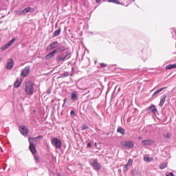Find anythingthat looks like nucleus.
<instances>
[{
  "label": "nucleus",
  "mask_w": 176,
  "mask_h": 176,
  "mask_svg": "<svg viewBox=\"0 0 176 176\" xmlns=\"http://www.w3.org/2000/svg\"><path fill=\"white\" fill-rule=\"evenodd\" d=\"M151 56H152V50L148 47L143 48L138 54L139 58H140L142 61H144V63H145Z\"/></svg>",
  "instance_id": "obj_1"
},
{
  "label": "nucleus",
  "mask_w": 176,
  "mask_h": 176,
  "mask_svg": "<svg viewBox=\"0 0 176 176\" xmlns=\"http://www.w3.org/2000/svg\"><path fill=\"white\" fill-rule=\"evenodd\" d=\"M69 58H71V52L66 51L65 52L59 54L56 58V61L58 63H64V61H67V60H69Z\"/></svg>",
  "instance_id": "obj_2"
},
{
  "label": "nucleus",
  "mask_w": 176,
  "mask_h": 176,
  "mask_svg": "<svg viewBox=\"0 0 176 176\" xmlns=\"http://www.w3.org/2000/svg\"><path fill=\"white\" fill-rule=\"evenodd\" d=\"M25 91L28 96H32V94H34V83L32 82H26Z\"/></svg>",
  "instance_id": "obj_3"
},
{
  "label": "nucleus",
  "mask_w": 176,
  "mask_h": 176,
  "mask_svg": "<svg viewBox=\"0 0 176 176\" xmlns=\"http://www.w3.org/2000/svg\"><path fill=\"white\" fill-rule=\"evenodd\" d=\"M52 145L56 148V149H61V140H60L58 138H53L52 141Z\"/></svg>",
  "instance_id": "obj_4"
},
{
  "label": "nucleus",
  "mask_w": 176,
  "mask_h": 176,
  "mask_svg": "<svg viewBox=\"0 0 176 176\" xmlns=\"http://www.w3.org/2000/svg\"><path fill=\"white\" fill-rule=\"evenodd\" d=\"M19 131L23 137H28V133H30V130L27 128L26 126H19Z\"/></svg>",
  "instance_id": "obj_5"
},
{
  "label": "nucleus",
  "mask_w": 176,
  "mask_h": 176,
  "mask_svg": "<svg viewBox=\"0 0 176 176\" xmlns=\"http://www.w3.org/2000/svg\"><path fill=\"white\" fill-rule=\"evenodd\" d=\"M30 75V66H26L23 70L21 74V76L22 78H27V76Z\"/></svg>",
  "instance_id": "obj_6"
},
{
  "label": "nucleus",
  "mask_w": 176,
  "mask_h": 176,
  "mask_svg": "<svg viewBox=\"0 0 176 176\" xmlns=\"http://www.w3.org/2000/svg\"><path fill=\"white\" fill-rule=\"evenodd\" d=\"M122 146L124 148H129V149H131V148L134 147V142H133V141H126L122 144Z\"/></svg>",
  "instance_id": "obj_7"
},
{
  "label": "nucleus",
  "mask_w": 176,
  "mask_h": 176,
  "mask_svg": "<svg viewBox=\"0 0 176 176\" xmlns=\"http://www.w3.org/2000/svg\"><path fill=\"white\" fill-rule=\"evenodd\" d=\"M29 146V149L30 152L32 153V155H35L36 153V146L34 143H32V142L30 140V143Z\"/></svg>",
  "instance_id": "obj_8"
},
{
  "label": "nucleus",
  "mask_w": 176,
  "mask_h": 176,
  "mask_svg": "<svg viewBox=\"0 0 176 176\" xmlns=\"http://www.w3.org/2000/svg\"><path fill=\"white\" fill-rule=\"evenodd\" d=\"M29 12L32 13L34 12V9H32L31 7H27L25 9H23L22 11H21L19 14L21 16H24V14H27V13H29Z\"/></svg>",
  "instance_id": "obj_9"
},
{
  "label": "nucleus",
  "mask_w": 176,
  "mask_h": 176,
  "mask_svg": "<svg viewBox=\"0 0 176 176\" xmlns=\"http://www.w3.org/2000/svg\"><path fill=\"white\" fill-rule=\"evenodd\" d=\"M91 164V166H93V167H94V168H95V170H101V164H100V163H98V162H97V160H94V161H92Z\"/></svg>",
  "instance_id": "obj_10"
},
{
  "label": "nucleus",
  "mask_w": 176,
  "mask_h": 176,
  "mask_svg": "<svg viewBox=\"0 0 176 176\" xmlns=\"http://www.w3.org/2000/svg\"><path fill=\"white\" fill-rule=\"evenodd\" d=\"M146 111H150L151 113H154V115H156V113H157V108H156V106H155V104L147 107Z\"/></svg>",
  "instance_id": "obj_11"
},
{
  "label": "nucleus",
  "mask_w": 176,
  "mask_h": 176,
  "mask_svg": "<svg viewBox=\"0 0 176 176\" xmlns=\"http://www.w3.org/2000/svg\"><path fill=\"white\" fill-rule=\"evenodd\" d=\"M54 50L56 51V53L63 54V53H65L67 48L65 47V46L62 45V46H60L59 47L56 48Z\"/></svg>",
  "instance_id": "obj_12"
},
{
  "label": "nucleus",
  "mask_w": 176,
  "mask_h": 176,
  "mask_svg": "<svg viewBox=\"0 0 176 176\" xmlns=\"http://www.w3.org/2000/svg\"><path fill=\"white\" fill-rule=\"evenodd\" d=\"M155 142L153 140L151 139H147L146 140L142 141V144L144 145V146H148V145H153Z\"/></svg>",
  "instance_id": "obj_13"
},
{
  "label": "nucleus",
  "mask_w": 176,
  "mask_h": 176,
  "mask_svg": "<svg viewBox=\"0 0 176 176\" xmlns=\"http://www.w3.org/2000/svg\"><path fill=\"white\" fill-rule=\"evenodd\" d=\"M58 45V41H54L47 47V50H53V49H56L57 45Z\"/></svg>",
  "instance_id": "obj_14"
},
{
  "label": "nucleus",
  "mask_w": 176,
  "mask_h": 176,
  "mask_svg": "<svg viewBox=\"0 0 176 176\" xmlns=\"http://www.w3.org/2000/svg\"><path fill=\"white\" fill-rule=\"evenodd\" d=\"M6 69H12L13 68V59H8L6 67Z\"/></svg>",
  "instance_id": "obj_15"
},
{
  "label": "nucleus",
  "mask_w": 176,
  "mask_h": 176,
  "mask_svg": "<svg viewBox=\"0 0 176 176\" xmlns=\"http://www.w3.org/2000/svg\"><path fill=\"white\" fill-rule=\"evenodd\" d=\"M56 51L54 50L52 52L47 54L45 56V60H50V58H53L54 56H56Z\"/></svg>",
  "instance_id": "obj_16"
},
{
  "label": "nucleus",
  "mask_w": 176,
  "mask_h": 176,
  "mask_svg": "<svg viewBox=\"0 0 176 176\" xmlns=\"http://www.w3.org/2000/svg\"><path fill=\"white\" fill-rule=\"evenodd\" d=\"M166 89H167V87H164L162 88L158 89L153 94L152 97H157V94H159V93H161V91H163V90H166Z\"/></svg>",
  "instance_id": "obj_17"
},
{
  "label": "nucleus",
  "mask_w": 176,
  "mask_h": 176,
  "mask_svg": "<svg viewBox=\"0 0 176 176\" xmlns=\"http://www.w3.org/2000/svg\"><path fill=\"white\" fill-rule=\"evenodd\" d=\"M39 138H42V135H38L36 138H30L28 139L29 143H30L31 141L32 144H34V142H38V140H39Z\"/></svg>",
  "instance_id": "obj_18"
},
{
  "label": "nucleus",
  "mask_w": 176,
  "mask_h": 176,
  "mask_svg": "<svg viewBox=\"0 0 176 176\" xmlns=\"http://www.w3.org/2000/svg\"><path fill=\"white\" fill-rule=\"evenodd\" d=\"M70 98L72 101H78V94L76 92H72Z\"/></svg>",
  "instance_id": "obj_19"
},
{
  "label": "nucleus",
  "mask_w": 176,
  "mask_h": 176,
  "mask_svg": "<svg viewBox=\"0 0 176 176\" xmlns=\"http://www.w3.org/2000/svg\"><path fill=\"white\" fill-rule=\"evenodd\" d=\"M166 98H167V96L164 95L162 96V98L160 99V107H163L164 105V102H166Z\"/></svg>",
  "instance_id": "obj_20"
},
{
  "label": "nucleus",
  "mask_w": 176,
  "mask_h": 176,
  "mask_svg": "<svg viewBox=\"0 0 176 176\" xmlns=\"http://www.w3.org/2000/svg\"><path fill=\"white\" fill-rule=\"evenodd\" d=\"M117 133L122 134V135H124V134L126 133V130H124V129H123V127L120 126L117 129Z\"/></svg>",
  "instance_id": "obj_21"
},
{
  "label": "nucleus",
  "mask_w": 176,
  "mask_h": 176,
  "mask_svg": "<svg viewBox=\"0 0 176 176\" xmlns=\"http://www.w3.org/2000/svg\"><path fill=\"white\" fill-rule=\"evenodd\" d=\"M166 69H176V64L166 65Z\"/></svg>",
  "instance_id": "obj_22"
},
{
  "label": "nucleus",
  "mask_w": 176,
  "mask_h": 176,
  "mask_svg": "<svg viewBox=\"0 0 176 176\" xmlns=\"http://www.w3.org/2000/svg\"><path fill=\"white\" fill-rule=\"evenodd\" d=\"M61 33V28H58L57 30H56L53 36H58Z\"/></svg>",
  "instance_id": "obj_23"
},
{
  "label": "nucleus",
  "mask_w": 176,
  "mask_h": 176,
  "mask_svg": "<svg viewBox=\"0 0 176 176\" xmlns=\"http://www.w3.org/2000/svg\"><path fill=\"white\" fill-rule=\"evenodd\" d=\"M21 85V81H20V80L19 79H16L14 84V87L19 88L20 87Z\"/></svg>",
  "instance_id": "obj_24"
},
{
  "label": "nucleus",
  "mask_w": 176,
  "mask_h": 176,
  "mask_svg": "<svg viewBox=\"0 0 176 176\" xmlns=\"http://www.w3.org/2000/svg\"><path fill=\"white\" fill-rule=\"evenodd\" d=\"M108 2L109 3H116V5H120V2L119 0H108Z\"/></svg>",
  "instance_id": "obj_25"
},
{
  "label": "nucleus",
  "mask_w": 176,
  "mask_h": 176,
  "mask_svg": "<svg viewBox=\"0 0 176 176\" xmlns=\"http://www.w3.org/2000/svg\"><path fill=\"white\" fill-rule=\"evenodd\" d=\"M68 76H69V72H65L63 74H60V78H67Z\"/></svg>",
  "instance_id": "obj_26"
},
{
  "label": "nucleus",
  "mask_w": 176,
  "mask_h": 176,
  "mask_svg": "<svg viewBox=\"0 0 176 176\" xmlns=\"http://www.w3.org/2000/svg\"><path fill=\"white\" fill-rule=\"evenodd\" d=\"M15 41H16V38H13L7 43V45L10 47V46H12V45L14 43Z\"/></svg>",
  "instance_id": "obj_27"
},
{
  "label": "nucleus",
  "mask_w": 176,
  "mask_h": 176,
  "mask_svg": "<svg viewBox=\"0 0 176 176\" xmlns=\"http://www.w3.org/2000/svg\"><path fill=\"white\" fill-rule=\"evenodd\" d=\"M9 45L7 44H5L4 45L1 47V50H6V49H9Z\"/></svg>",
  "instance_id": "obj_28"
},
{
  "label": "nucleus",
  "mask_w": 176,
  "mask_h": 176,
  "mask_svg": "<svg viewBox=\"0 0 176 176\" xmlns=\"http://www.w3.org/2000/svg\"><path fill=\"white\" fill-rule=\"evenodd\" d=\"M133 159H129L127 162V163L126 164V166H133Z\"/></svg>",
  "instance_id": "obj_29"
},
{
  "label": "nucleus",
  "mask_w": 176,
  "mask_h": 176,
  "mask_svg": "<svg viewBox=\"0 0 176 176\" xmlns=\"http://www.w3.org/2000/svg\"><path fill=\"white\" fill-rule=\"evenodd\" d=\"M129 166L126 165V164L123 167V171L124 173H126V171H129Z\"/></svg>",
  "instance_id": "obj_30"
},
{
  "label": "nucleus",
  "mask_w": 176,
  "mask_h": 176,
  "mask_svg": "<svg viewBox=\"0 0 176 176\" xmlns=\"http://www.w3.org/2000/svg\"><path fill=\"white\" fill-rule=\"evenodd\" d=\"M70 115H71L72 118H75V116H76V113H75V111H74V110H72L70 111Z\"/></svg>",
  "instance_id": "obj_31"
},
{
  "label": "nucleus",
  "mask_w": 176,
  "mask_h": 176,
  "mask_svg": "<svg viewBox=\"0 0 176 176\" xmlns=\"http://www.w3.org/2000/svg\"><path fill=\"white\" fill-rule=\"evenodd\" d=\"M87 129H89V126H87L86 124L82 125V130L85 131V130H87Z\"/></svg>",
  "instance_id": "obj_32"
},
{
  "label": "nucleus",
  "mask_w": 176,
  "mask_h": 176,
  "mask_svg": "<svg viewBox=\"0 0 176 176\" xmlns=\"http://www.w3.org/2000/svg\"><path fill=\"white\" fill-rule=\"evenodd\" d=\"M160 167L162 170H163V169H164L167 167V165L166 164H162L160 165Z\"/></svg>",
  "instance_id": "obj_33"
},
{
  "label": "nucleus",
  "mask_w": 176,
  "mask_h": 176,
  "mask_svg": "<svg viewBox=\"0 0 176 176\" xmlns=\"http://www.w3.org/2000/svg\"><path fill=\"white\" fill-rule=\"evenodd\" d=\"M34 160L36 161V163H39V157L35 155Z\"/></svg>",
  "instance_id": "obj_34"
},
{
  "label": "nucleus",
  "mask_w": 176,
  "mask_h": 176,
  "mask_svg": "<svg viewBox=\"0 0 176 176\" xmlns=\"http://www.w3.org/2000/svg\"><path fill=\"white\" fill-rule=\"evenodd\" d=\"M149 159V156H146L144 157V162H150Z\"/></svg>",
  "instance_id": "obj_35"
},
{
  "label": "nucleus",
  "mask_w": 176,
  "mask_h": 176,
  "mask_svg": "<svg viewBox=\"0 0 176 176\" xmlns=\"http://www.w3.org/2000/svg\"><path fill=\"white\" fill-rule=\"evenodd\" d=\"M164 138L170 139L171 138V135L170 133H167L166 136H164Z\"/></svg>",
  "instance_id": "obj_36"
},
{
  "label": "nucleus",
  "mask_w": 176,
  "mask_h": 176,
  "mask_svg": "<svg viewBox=\"0 0 176 176\" xmlns=\"http://www.w3.org/2000/svg\"><path fill=\"white\" fill-rule=\"evenodd\" d=\"M87 148H91V142H87Z\"/></svg>",
  "instance_id": "obj_37"
},
{
  "label": "nucleus",
  "mask_w": 176,
  "mask_h": 176,
  "mask_svg": "<svg viewBox=\"0 0 176 176\" xmlns=\"http://www.w3.org/2000/svg\"><path fill=\"white\" fill-rule=\"evenodd\" d=\"M100 67L102 68H104V67H107V64H105V63H100Z\"/></svg>",
  "instance_id": "obj_38"
},
{
  "label": "nucleus",
  "mask_w": 176,
  "mask_h": 176,
  "mask_svg": "<svg viewBox=\"0 0 176 176\" xmlns=\"http://www.w3.org/2000/svg\"><path fill=\"white\" fill-rule=\"evenodd\" d=\"M166 176H174V173L173 172H170L168 174H167Z\"/></svg>",
  "instance_id": "obj_39"
},
{
  "label": "nucleus",
  "mask_w": 176,
  "mask_h": 176,
  "mask_svg": "<svg viewBox=\"0 0 176 176\" xmlns=\"http://www.w3.org/2000/svg\"><path fill=\"white\" fill-rule=\"evenodd\" d=\"M50 93H52V89H48L47 90V94H50Z\"/></svg>",
  "instance_id": "obj_40"
},
{
  "label": "nucleus",
  "mask_w": 176,
  "mask_h": 176,
  "mask_svg": "<svg viewBox=\"0 0 176 176\" xmlns=\"http://www.w3.org/2000/svg\"><path fill=\"white\" fill-rule=\"evenodd\" d=\"M67 100H68V99H67V98H65L63 100L64 104H65V102H67Z\"/></svg>",
  "instance_id": "obj_41"
},
{
  "label": "nucleus",
  "mask_w": 176,
  "mask_h": 176,
  "mask_svg": "<svg viewBox=\"0 0 176 176\" xmlns=\"http://www.w3.org/2000/svg\"><path fill=\"white\" fill-rule=\"evenodd\" d=\"M96 3H100V2H101V0H95Z\"/></svg>",
  "instance_id": "obj_42"
},
{
  "label": "nucleus",
  "mask_w": 176,
  "mask_h": 176,
  "mask_svg": "<svg viewBox=\"0 0 176 176\" xmlns=\"http://www.w3.org/2000/svg\"><path fill=\"white\" fill-rule=\"evenodd\" d=\"M141 71H148V70L146 69V67H144Z\"/></svg>",
  "instance_id": "obj_43"
},
{
  "label": "nucleus",
  "mask_w": 176,
  "mask_h": 176,
  "mask_svg": "<svg viewBox=\"0 0 176 176\" xmlns=\"http://www.w3.org/2000/svg\"><path fill=\"white\" fill-rule=\"evenodd\" d=\"M142 138H141V136L139 137V140H142Z\"/></svg>",
  "instance_id": "obj_44"
},
{
  "label": "nucleus",
  "mask_w": 176,
  "mask_h": 176,
  "mask_svg": "<svg viewBox=\"0 0 176 176\" xmlns=\"http://www.w3.org/2000/svg\"><path fill=\"white\" fill-rule=\"evenodd\" d=\"M114 65H112L111 67H113Z\"/></svg>",
  "instance_id": "obj_45"
},
{
  "label": "nucleus",
  "mask_w": 176,
  "mask_h": 176,
  "mask_svg": "<svg viewBox=\"0 0 176 176\" xmlns=\"http://www.w3.org/2000/svg\"><path fill=\"white\" fill-rule=\"evenodd\" d=\"M95 145H97V143H95Z\"/></svg>",
  "instance_id": "obj_46"
}]
</instances>
